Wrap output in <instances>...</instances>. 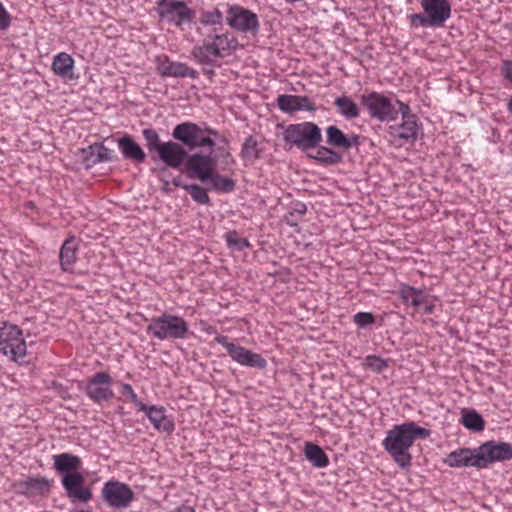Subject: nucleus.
<instances>
[{
  "mask_svg": "<svg viewBox=\"0 0 512 512\" xmlns=\"http://www.w3.org/2000/svg\"><path fill=\"white\" fill-rule=\"evenodd\" d=\"M172 137L181 141L189 150L207 148L208 151H197L190 154L186 162V170L208 185V190L220 193H230L235 189V181L215 172L216 158L214 147L220 137L217 130L203 124L194 122H182L177 124L172 131Z\"/></svg>",
  "mask_w": 512,
  "mask_h": 512,
  "instance_id": "f257e3e1",
  "label": "nucleus"
},
{
  "mask_svg": "<svg viewBox=\"0 0 512 512\" xmlns=\"http://www.w3.org/2000/svg\"><path fill=\"white\" fill-rule=\"evenodd\" d=\"M431 431L420 427L414 421L394 425L388 430L382 445L393 460L402 469L411 466L412 456L409 452L416 439H427Z\"/></svg>",
  "mask_w": 512,
  "mask_h": 512,
  "instance_id": "f03ea898",
  "label": "nucleus"
},
{
  "mask_svg": "<svg viewBox=\"0 0 512 512\" xmlns=\"http://www.w3.org/2000/svg\"><path fill=\"white\" fill-rule=\"evenodd\" d=\"M198 33L202 36V43L193 47L191 55L201 65L213 67L218 58L230 56L239 48L237 38L223 28L206 31L198 28Z\"/></svg>",
  "mask_w": 512,
  "mask_h": 512,
  "instance_id": "7ed1b4c3",
  "label": "nucleus"
},
{
  "mask_svg": "<svg viewBox=\"0 0 512 512\" xmlns=\"http://www.w3.org/2000/svg\"><path fill=\"white\" fill-rule=\"evenodd\" d=\"M420 4L425 14L414 13L407 17L412 29L442 27L451 16L448 0H421Z\"/></svg>",
  "mask_w": 512,
  "mask_h": 512,
  "instance_id": "20e7f679",
  "label": "nucleus"
},
{
  "mask_svg": "<svg viewBox=\"0 0 512 512\" xmlns=\"http://www.w3.org/2000/svg\"><path fill=\"white\" fill-rule=\"evenodd\" d=\"M146 332L160 341L185 339L189 333V326L184 318L165 312L150 320Z\"/></svg>",
  "mask_w": 512,
  "mask_h": 512,
  "instance_id": "39448f33",
  "label": "nucleus"
},
{
  "mask_svg": "<svg viewBox=\"0 0 512 512\" xmlns=\"http://www.w3.org/2000/svg\"><path fill=\"white\" fill-rule=\"evenodd\" d=\"M283 139L286 144L307 152L319 146L322 142V133L317 124L305 121L288 125L283 132Z\"/></svg>",
  "mask_w": 512,
  "mask_h": 512,
  "instance_id": "423d86ee",
  "label": "nucleus"
},
{
  "mask_svg": "<svg viewBox=\"0 0 512 512\" xmlns=\"http://www.w3.org/2000/svg\"><path fill=\"white\" fill-rule=\"evenodd\" d=\"M360 101L371 119L379 122H393L398 119V110L392 97L381 92L370 91L362 94Z\"/></svg>",
  "mask_w": 512,
  "mask_h": 512,
  "instance_id": "0eeeda50",
  "label": "nucleus"
},
{
  "mask_svg": "<svg viewBox=\"0 0 512 512\" xmlns=\"http://www.w3.org/2000/svg\"><path fill=\"white\" fill-rule=\"evenodd\" d=\"M101 497L108 507L123 510L134 501L135 493L128 484L110 479L103 484Z\"/></svg>",
  "mask_w": 512,
  "mask_h": 512,
  "instance_id": "6e6552de",
  "label": "nucleus"
},
{
  "mask_svg": "<svg viewBox=\"0 0 512 512\" xmlns=\"http://www.w3.org/2000/svg\"><path fill=\"white\" fill-rule=\"evenodd\" d=\"M225 22L231 29L240 33L255 35L260 28L258 15L238 4L228 5Z\"/></svg>",
  "mask_w": 512,
  "mask_h": 512,
  "instance_id": "1a4fd4ad",
  "label": "nucleus"
},
{
  "mask_svg": "<svg viewBox=\"0 0 512 512\" xmlns=\"http://www.w3.org/2000/svg\"><path fill=\"white\" fill-rule=\"evenodd\" d=\"M156 11L161 20L176 26L191 23L194 19V11L183 0H158Z\"/></svg>",
  "mask_w": 512,
  "mask_h": 512,
  "instance_id": "9d476101",
  "label": "nucleus"
},
{
  "mask_svg": "<svg viewBox=\"0 0 512 512\" xmlns=\"http://www.w3.org/2000/svg\"><path fill=\"white\" fill-rule=\"evenodd\" d=\"M0 352L18 361L26 356V342L22 330L16 325H5L0 330Z\"/></svg>",
  "mask_w": 512,
  "mask_h": 512,
  "instance_id": "9b49d317",
  "label": "nucleus"
},
{
  "mask_svg": "<svg viewBox=\"0 0 512 512\" xmlns=\"http://www.w3.org/2000/svg\"><path fill=\"white\" fill-rule=\"evenodd\" d=\"M215 341L227 350L229 356L236 363L260 370L267 367V361L262 355L229 342L226 336L218 335L215 337Z\"/></svg>",
  "mask_w": 512,
  "mask_h": 512,
  "instance_id": "f8f14e48",
  "label": "nucleus"
},
{
  "mask_svg": "<svg viewBox=\"0 0 512 512\" xmlns=\"http://www.w3.org/2000/svg\"><path fill=\"white\" fill-rule=\"evenodd\" d=\"M113 380L107 372H97L92 375L85 386L87 397L96 404L107 402L114 396Z\"/></svg>",
  "mask_w": 512,
  "mask_h": 512,
  "instance_id": "ddd939ff",
  "label": "nucleus"
},
{
  "mask_svg": "<svg viewBox=\"0 0 512 512\" xmlns=\"http://www.w3.org/2000/svg\"><path fill=\"white\" fill-rule=\"evenodd\" d=\"M481 468L495 462L512 459V445L507 442L487 441L478 447Z\"/></svg>",
  "mask_w": 512,
  "mask_h": 512,
  "instance_id": "4468645a",
  "label": "nucleus"
},
{
  "mask_svg": "<svg viewBox=\"0 0 512 512\" xmlns=\"http://www.w3.org/2000/svg\"><path fill=\"white\" fill-rule=\"evenodd\" d=\"M167 141L163 143L162 148L157 154V158L166 166L172 169H179L183 164L186 165L187 159L190 157L181 141Z\"/></svg>",
  "mask_w": 512,
  "mask_h": 512,
  "instance_id": "2eb2a0df",
  "label": "nucleus"
},
{
  "mask_svg": "<svg viewBox=\"0 0 512 512\" xmlns=\"http://www.w3.org/2000/svg\"><path fill=\"white\" fill-rule=\"evenodd\" d=\"M61 482L67 496L74 502L86 503L92 498L91 489L85 486V479L80 472L64 474Z\"/></svg>",
  "mask_w": 512,
  "mask_h": 512,
  "instance_id": "dca6fc26",
  "label": "nucleus"
},
{
  "mask_svg": "<svg viewBox=\"0 0 512 512\" xmlns=\"http://www.w3.org/2000/svg\"><path fill=\"white\" fill-rule=\"evenodd\" d=\"M157 71L163 77H189L197 79L199 73L182 62L171 61L168 56L157 57Z\"/></svg>",
  "mask_w": 512,
  "mask_h": 512,
  "instance_id": "f3484780",
  "label": "nucleus"
},
{
  "mask_svg": "<svg viewBox=\"0 0 512 512\" xmlns=\"http://www.w3.org/2000/svg\"><path fill=\"white\" fill-rule=\"evenodd\" d=\"M326 144L333 149L349 151L351 148H358L360 136L355 133L345 134L335 125L326 128Z\"/></svg>",
  "mask_w": 512,
  "mask_h": 512,
  "instance_id": "a211bd4d",
  "label": "nucleus"
},
{
  "mask_svg": "<svg viewBox=\"0 0 512 512\" xmlns=\"http://www.w3.org/2000/svg\"><path fill=\"white\" fill-rule=\"evenodd\" d=\"M276 102L278 108L288 114L297 111L314 112L316 110L315 103L308 96L281 94L277 97Z\"/></svg>",
  "mask_w": 512,
  "mask_h": 512,
  "instance_id": "6ab92c4d",
  "label": "nucleus"
},
{
  "mask_svg": "<svg viewBox=\"0 0 512 512\" xmlns=\"http://www.w3.org/2000/svg\"><path fill=\"white\" fill-rule=\"evenodd\" d=\"M478 448H459L450 452L444 459L449 467H476L481 469Z\"/></svg>",
  "mask_w": 512,
  "mask_h": 512,
  "instance_id": "aec40b11",
  "label": "nucleus"
},
{
  "mask_svg": "<svg viewBox=\"0 0 512 512\" xmlns=\"http://www.w3.org/2000/svg\"><path fill=\"white\" fill-rule=\"evenodd\" d=\"M52 485V480L44 476L36 475L30 476L20 480L17 484L18 492L27 496L44 495L49 492Z\"/></svg>",
  "mask_w": 512,
  "mask_h": 512,
  "instance_id": "412c9836",
  "label": "nucleus"
},
{
  "mask_svg": "<svg viewBox=\"0 0 512 512\" xmlns=\"http://www.w3.org/2000/svg\"><path fill=\"white\" fill-rule=\"evenodd\" d=\"M140 411L145 413L154 429L168 433L174 431V422L167 417L164 406L146 405V409H141Z\"/></svg>",
  "mask_w": 512,
  "mask_h": 512,
  "instance_id": "4be33fe9",
  "label": "nucleus"
},
{
  "mask_svg": "<svg viewBox=\"0 0 512 512\" xmlns=\"http://www.w3.org/2000/svg\"><path fill=\"white\" fill-rule=\"evenodd\" d=\"M79 244L75 236L67 238L60 248L59 260L64 272H72L77 261Z\"/></svg>",
  "mask_w": 512,
  "mask_h": 512,
  "instance_id": "5701e85b",
  "label": "nucleus"
},
{
  "mask_svg": "<svg viewBox=\"0 0 512 512\" xmlns=\"http://www.w3.org/2000/svg\"><path fill=\"white\" fill-rule=\"evenodd\" d=\"M419 125L416 118L402 119L401 124L391 125L389 127V134L393 137H398L405 143L414 142L418 137Z\"/></svg>",
  "mask_w": 512,
  "mask_h": 512,
  "instance_id": "b1692460",
  "label": "nucleus"
},
{
  "mask_svg": "<svg viewBox=\"0 0 512 512\" xmlns=\"http://www.w3.org/2000/svg\"><path fill=\"white\" fill-rule=\"evenodd\" d=\"M118 147L125 159H129L135 163H143L146 160L144 150L128 134L118 139Z\"/></svg>",
  "mask_w": 512,
  "mask_h": 512,
  "instance_id": "393cba45",
  "label": "nucleus"
},
{
  "mask_svg": "<svg viewBox=\"0 0 512 512\" xmlns=\"http://www.w3.org/2000/svg\"><path fill=\"white\" fill-rule=\"evenodd\" d=\"M84 162L87 167H92L99 163L111 162L113 160V152L105 147L102 143H94L87 149L83 150Z\"/></svg>",
  "mask_w": 512,
  "mask_h": 512,
  "instance_id": "a878e982",
  "label": "nucleus"
},
{
  "mask_svg": "<svg viewBox=\"0 0 512 512\" xmlns=\"http://www.w3.org/2000/svg\"><path fill=\"white\" fill-rule=\"evenodd\" d=\"M52 458L55 470L62 475L69 473H79L78 469L82 465V460L79 456L65 452L53 455Z\"/></svg>",
  "mask_w": 512,
  "mask_h": 512,
  "instance_id": "bb28decb",
  "label": "nucleus"
},
{
  "mask_svg": "<svg viewBox=\"0 0 512 512\" xmlns=\"http://www.w3.org/2000/svg\"><path fill=\"white\" fill-rule=\"evenodd\" d=\"M74 63L71 55L66 52H60L54 56L51 69L55 75L71 80L74 78Z\"/></svg>",
  "mask_w": 512,
  "mask_h": 512,
  "instance_id": "cd10ccee",
  "label": "nucleus"
},
{
  "mask_svg": "<svg viewBox=\"0 0 512 512\" xmlns=\"http://www.w3.org/2000/svg\"><path fill=\"white\" fill-rule=\"evenodd\" d=\"M398 295L404 304H409L414 308L420 307L422 302L425 301L424 291L408 284L400 285L398 289Z\"/></svg>",
  "mask_w": 512,
  "mask_h": 512,
  "instance_id": "c85d7f7f",
  "label": "nucleus"
},
{
  "mask_svg": "<svg viewBox=\"0 0 512 512\" xmlns=\"http://www.w3.org/2000/svg\"><path fill=\"white\" fill-rule=\"evenodd\" d=\"M308 157L315 159L323 165H337L343 162L342 154L328 145L321 146L319 144V146L316 147L315 154H308Z\"/></svg>",
  "mask_w": 512,
  "mask_h": 512,
  "instance_id": "c756f323",
  "label": "nucleus"
},
{
  "mask_svg": "<svg viewBox=\"0 0 512 512\" xmlns=\"http://www.w3.org/2000/svg\"><path fill=\"white\" fill-rule=\"evenodd\" d=\"M334 105L338 113L345 119H356L360 116V108L357 103L349 96H338L334 100Z\"/></svg>",
  "mask_w": 512,
  "mask_h": 512,
  "instance_id": "7c9ffc66",
  "label": "nucleus"
},
{
  "mask_svg": "<svg viewBox=\"0 0 512 512\" xmlns=\"http://www.w3.org/2000/svg\"><path fill=\"white\" fill-rule=\"evenodd\" d=\"M306 459L317 468H324L329 465V458L324 450L311 442H307L304 447Z\"/></svg>",
  "mask_w": 512,
  "mask_h": 512,
  "instance_id": "2f4dec72",
  "label": "nucleus"
},
{
  "mask_svg": "<svg viewBox=\"0 0 512 512\" xmlns=\"http://www.w3.org/2000/svg\"><path fill=\"white\" fill-rule=\"evenodd\" d=\"M199 15V23L202 26L208 27V29H222L225 18L219 8L215 7L211 10L202 9L200 10Z\"/></svg>",
  "mask_w": 512,
  "mask_h": 512,
  "instance_id": "473e14b6",
  "label": "nucleus"
},
{
  "mask_svg": "<svg viewBox=\"0 0 512 512\" xmlns=\"http://www.w3.org/2000/svg\"><path fill=\"white\" fill-rule=\"evenodd\" d=\"M142 136L145 140V146L148 152L151 154L154 159V154H158L160 149L163 146V143L160 139L158 132L154 128H145L142 130Z\"/></svg>",
  "mask_w": 512,
  "mask_h": 512,
  "instance_id": "72a5a7b5",
  "label": "nucleus"
},
{
  "mask_svg": "<svg viewBox=\"0 0 512 512\" xmlns=\"http://www.w3.org/2000/svg\"><path fill=\"white\" fill-rule=\"evenodd\" d=\"M242 159L254 162L260 158V150L258 148V141L253 135L246 137L240 151Z\"/></svg>",
  "mask_w": 512,
  "mask_h": 512,
  "instance_id": "f704fd0d",
  "label": "nucleus"
},
{
  "mask_svg": "<svg viewBox=\"0 0 512 512\" xmlns=\"http://www.w3.org/2000/svg\"><path fill=\"white\" fill-rule=\"evenodd\" d=\"M462 424L465 428L473 432L483 431L485 427L483 417L475 410H471L463 414Z\"/></svg>",
  "mask_w": 512,
  "mask_h": 512,
  "instance_id": "c9c22d12",
  "label": "nucleus"
},
{
  "mask_svg": "<svg viewBox=\"0 0 512 512\" xmlns=\"http://www.w3.org/2000/svg\"><path fill=\"white\" fill-rule=\"evenodd\" d=\"M183 189L189 193L191 198L198 204L207 205L210 203V197L207 193V189L203 188L198 184H189L183 186Z\"/></svg>",
  "mask_w": 512,
  "mask_h": 512,
  "instance_id": "e433bc0d",
  "label": "nucleus"
},
{
  "mask_svg": "<svg viewBox=\"0 0 512 512\" xmlns=\"http://www.w3.org/2000/svg\"><path fill=\"white\" fill-rule=\"evenodd\" d=\"M306 212L307 207L304 203L299 201L294 202L291 205L290 211L285 216V221L289 226L294 227L298 224V221L305 215Z\"/></svg>",
  "mask_w": 512,
  "mask_h": 512,
  "instance_id": "4c0bfd02",
  "label": "nucleus"
},
{
  "mask_svg": "<svg viewBox=\"0 0 512 512\" xmlns=\"http://www.w3.org/2000/svg\"><path fill=\"white\" fill-rule=\"evenodd\" d=\"M120 393L122 396L126 397L127 400H129L131 403H133L136 407L137 411H140L141 409H146V404H144L142 401L138 399L137 394L135 393L132 386L128 383H122L120 386Z\"/></svg>",
  "mask_w": 512,
  "mask_h": 512,
  "instance_id": "58836bf2",
  "label": "nucleus"
},
{
  "mask_svg": "<svg viewBox=\"0 0 512 512\" xmlns=\"http://www.w3.org/2000/svg\"><path fill=\"white\" fill-rule=\"evenodd\" d=\"M225 239L229 247L235 248L238 251H242L243 249L250 246V243L247 239L239 237L236 231H229L225 234Z\"/></svg>",
  "mask_w": 512,
  "mask_h": 512,
  "instance_id": "ea45409f",
  "label": "nucleus"
},
{
  "mask_svg": "<svg viewBox=\"0 0 512 512\" xmlns=\"http://www.w3.org/2000/svg\"><path fill=\"white\" fill-rule=\"evenodd\" d=\"M353 321L358 327L363 328L373 324L375 322V318L370 312H358L354 315Z\"/></svg>",
  "mask_w": 512,
  "mask_h": 512,
  "instance_id": "a19ab883",
  "label": "nucleus"
},
{
  "mask_svg": "<svg viewBox=\"0 0 512 512\" xmlns=\"http://www.w3.org/2000/svg\"><path fill=\"white\" fill-rule=\"evenodd\" d=\"M366 360L368 366L376 372H381L388 366V363L385 359L375 355L367 356Z\"/></svg>",
  "mask_w": 512,
  "mask_h": 512,
  "instance_id": "79ce46f5",
  "label": "nucleus"
},
{
  "mask_svg": "<svg viewBox=\"0 0 512 512\" xmlns=\"http://www.w3.org/2000/svg\"><path fill=\"white\" fill-rule=\"evenodd\" d=\"M11 24V16L0 2V30L5 31Z\"/></svg>",
  "mask_w": 512,
  "mask_h": 512,
  "instance_id": "37998d69",
  "label": "nucleus"
},
{
  "mask_svg": "<svg viewBox=\"0 0 512 512\" xmlns=\"http://www.w3.org/2000/svg\"><path fill=\"white\" fill-rule=\"evenodd\" d=\"M395 103L398 105V114H401L402 119H412L417 117L415 114L411 113V109L408 104L400 101L399 99H396Z\"/></svg>",
  "mask_w": 512,
  "mask_h": 512,
  "instance_id": "c03bdc74",
  "label": "nucleus"
},
{
  "mask_svg": "<svg viewBox=\"0 0 512 512\" xmlns=\"http://www.w3.org/2000/svg\"><path fill=\"white\" fill-rule=\"evenodd\" d=\"M500 72L501 75L512 84V60L503 61Z\"/></svg>",
  "mask_w": 512,
  "mask_h": 512,
  "instance_id": "a18cd8bd",
  "label": "nucleus"
},
{
  "mask_svg": "<svg viewBox=\"0 0 512 512\" xmlns=\"http://www.w3.org/2000/svg\"><path fill=\"white\" fill-rule=\"evenodd\" d=\"M422 305L424 306L425 314H432L434 312L435 304L430 300V297L427 294H425V301L422 302Z\"/></svg>",
  "mask_w": 512,
  "mask_h": 512,
  "instance_id": "49530a36",
  "label": "nucleus"
},
{
  "mask_svg": "<svg viewBox=\"0 0 512 512\" xmlns=\"http://www.w3.org/2000/svg\"><path fill=\"white\" fill-rule=\"evenodd\" d=\"M172 183H173V185H174V186H176V187H181V188H183V186H185V185H186V184H183V183H182V181H181V179H180V178H174V179L172 180Z\"/></svg>",
  "mask_w": 512,
  "mask_h": 512,
  "instance_id": "de8ad7c7",
  "label": "nucleus"
},
{
  "mask_svg": "<svg viewBox=\"0 0 512 512\" xmlns=\"http://www.w3.org/2000/svg\"><path fill=\"white\" fill-rule=\"evenodd\" d=\"M507 110H508L509 113L512 114V96L508 99Z\"/></svg>",
  "mask_w": 512,
  "mask_h": 512,
  "instance_id": "09e8293b",
  "label": "nucleus"
},
{
  "mask_svg": "<svg viewBox=\"0 0 512 512\" xmlns=\"http://www.w3.org/2000/svg\"><path fill=\"white\" fill-rule=\"evenodd\" d=\"M205 74L209 75L210 77H213L215 75V71L213 69L204 70Z\"/></svg>",
  "mask_w": 512,
  "mask_h": 512,
  "instance_id": "8fccbe9b",
  "label": "nucleus"
}]
</instances>
